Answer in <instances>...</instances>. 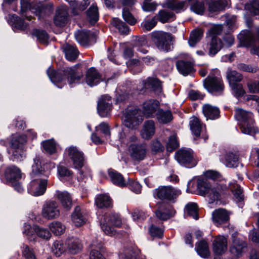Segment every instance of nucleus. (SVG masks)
Segmentation results:
<instances>
[{
	"label": "nucleus",
	"instance_id": "412c9836",
	"mask_svg": "<svg viewBox=\"0 0 259 259\" xmlns=\"http://www.w3.org/2000/svg\"><path fill=\"white\" fill-rule=\"evenodd\" d=\"M227 249V239L224 236L215 237L213 241V251L216 255L224 254Z\"/></svg>",
	"mask_w": 259,
	"mask_h": 259
},
{
	"label": "nucleus",
	"instance_id": "a878e982",
	"mask_svg": "<svg viewBox=\"0 0 259 259\" xmlns=\"http://www.w3.org/2000/svg\"><path fill=\"white\" fill-rule=\"evenodd\" d=\"M175 212V210L171 206L162 204L159 207L158 209L155 212V214L159 219L166 220L170 217H173Z\"/></svg>",
	"mask_w": 259,
	"mask_h": 259
},
{
	"label": "nucleus",
	"instance_id": "f704fd0d",
	"mask_svg": "<svg viewBox=\"0 0 259 259\" xmlns=\"http://www.w3.org/2000/svg\"><path fill=\"white\" fill-rule=\"evenodd\" d=\"M179 72L184 76H186L194 71L193 64L190 61L179 60L176 63Z\"/></svg>",
	"mask_w": 259,
	"mask_h": 259
},
{
	"label": "nucleus",
	"instance_id": "de8ad7c7",
	"mask_svg": "<svg viewBox=\"0 0 259 259\" xmlns=\"http://www.w3.org/2000/svg\"><path fill=\"white\" fill-rule=\"evenodd\" d=\"M51 250L54 255L59 257L65 252L66 249L61 241H56L52 246Z\"/></svg>",
	"mask_w": 259,
	"mask_h": 259
},
{
	"label": "nucleus",
	"instance_id": "423d86ee",
	"mask_svg": "<svg viewBox=\"0 0 259 259\" xmlns=\"http://www.w3.org/2000/svg\"><path fill=\"white\" fill-rule=\"evenodd\" d=\"M121 224V219L117 213L107 214L102 217L100 219L102 230L106 234L109 236H114L116 234L115 230L109 225L120 227Z\"/></svg>",
	"mask_w": 259,
	"mask_h": 259
},
{
	"label": "nucleus",
	"instance_id": "dca6fc26",
	"mask_svg": "<svg viewBox=\"0 0 259 259\" xmlns=\"http://www.w3.org/2000/svg\"><path fill=\"white\" fill-rule=\"evenodd\" d=\"M68 156L72 162L74 168L79 169L83 165L84 157L83 153L75 147H70L66 150Z\"/></svg>",
	"mask_w": 259,
	"mask_h": 259
},
{
	"label": "nucleus",
	"instance_id": "e2e57ef3",
	"mask_svg": "<svg viewBox=\"0 0 259 259\" xmlns=\"http://www.w3.org/2000/svg\"><path fill=\"white\" fill-rule=\"evenodd\" d=\"M179 146V143L177 140L176 135L172 134L168 139L166 144L167 151L171 152Z\"/></svg>",
	"mask_w": 259,
	"mask_h": 259
},
{
	"label": "nucleus",
	"instance_id": "1a4fd4ad",
	"mask_svg": "<svg viewBox=\"0 0 259 259\" xmlns=\"http://www.w3.org/2000/svg\"><path fill=\"white\" fill-rule=\"evenodd\" d=\"M41 213L42 217L46 220L58 218L60 214L58 203L54 200L46 201L42 205Z\"/></svg>",
	"mask_w": 259,
	"mask_h": 259
},
{
	"label": "nucleus",
	"instance_id": "72a5a7b5",
	"mask_svg": "<svg viewBox=\"0 0 259 259\" xmlns=\"http://www.w3.org/2000/svg\"><path fill=\"white\" fill-rule=\"evenodd\" d=\"M102 248V242L101 241H93L91 244V251L90 252L89 259H106L101 253L100 250Z\"/></svg>",
	"mask_w": 259,
	"mask_h": 259
},
{
	"label": "nucleus",
	"instance_id": "c9c22d12",
	"mask_svg": "<svg viewBox=\"0 0 259 259\" xmlns=\"http://www.w3.org/2000/svg\"><path fill=\"white\" fill-rule=\"evenodd\" d=\"M68 13L64 8H59L56 10L54 18V23L56 26L62 27L64 26L67 21Z\"/></svg>",
	"mask_w": 259,
	"mask_h": 259
},
{
	"label": "nucleus",
	"instance_id": "0eeeda50",
	"mask_svg": "<svg viewBox=\"0 0 259 259\" xmlns=\"http://www.w3.org/2000/svg\"><path fill=\"white\" fill-rule=\"evenodd\" d=\"M238 38L240 46L249 47L252 46L251 53L259 57V33H239Z\"/></svg>",
	"mask_w": 259,
	"mask_h": 259
},
{
	"label": "nucleus",
	"instance_id": "13d9d810",
	"mask_svg": "<svg viewBox=\"0 0 259 259\" xmlns=\"http://www.w3.org/2000/svg\"><path fill=\"white\" fill-rule=\"evenodd\" d=\"M221 37L222 43L223 47H229L231 46L234 42V38L231 33H217Z\"/></svg>",
	"mask_w": 259,
	"mask_h": 259
},
{
	"label": "nucleus",
	"instance_id": "f8f14e48",
	"mask_svg": "<svg viewBox=\"0 0 259 259\" xmlns=\"http://www.w3.org/2000/svg\"><path fill=\"white\" fill-rule=\"evenodd\" d=\"M153 41L157 48L163 51H168L173 44V37L170 33H154Z\"/></svg>",
	"mask_w": 259,
	"mask_h": 259
},
{
	"label": "nucleus",
	"instance_id": "69168bd1",
	"mask_svg": "<svg viewBox=\"0 0 259 259\" xmlns=\"http://www.w3.org/2000/svg\"><path fill=\"white\" fill-rule=\"evenodd\" d=\"M122 16L124 20L132 25L135 24L137 22L129 10L126 8L123 9Z\"/></svg>",
	"mask_w": 259,
	"mask_h": 259
},
{
	"label": "nucleus",
	"instance_id": "9d476101",
	"mask_svg": "<svg viewBox=\"0 0 259 259\" xmlns=\"http://www.w3.org/2000/svg\"><path fill=\"white\" fill-rule=\"evenodd\" d=\"M175 158L181 165L187 168L193 167L197 163L193 151L190 149H181L179 150L176 153Z\"/></svg>",
	"mask_w": 259,
	"mask_h": 259
},
{
	"label": "nucleus",
	"instance_id": "2eb2a0df",
	"mask_svg": "<svg viewBox=\"0 0 259 259\" xmlns=\"http://www.w3.org/2000/svg\"><path fill=\"white\" fill-rule=\"evenodd\" d=\"M204 88L210 93L220 94L224 86L222 79L217 77L208 76L204 81Z\"/></svg>",
	"mask_w": 259,
	"mask_h": 259
},
{
	"label": "nucleus",
	"instance_id": "4be33fe9",
	"mask_svg": "<svg viewBox=\"0 0 259 259\" xmlns=\"http://www.w3.org/2000/svg\"><path fill=\"white\" fill-rule=\"evenodd\" d=\"M65 245L68 252L72 254L79 253L82 249L80 240L76 237H69L65 241Z\"/></svg>",
	"mask_w": 259,
	"mask_h": 259
},
{
	"label": "nucleus",
	"instance_id": "f257e3e1",
	"mask_svg": "<svg viewBox=\"0 0 259 259\" xmlns=\"http://www.w3.org/2000/svg\"><path fill=\"white\" fill-rule=\"evenodd\" d=\"M79 68V65H75L57 72L50 68L47 70V74L51 81L59 88H62L66 84V79L69 85L73 87L79 83L83 77V73Z\"/></svg>",
	"mask_w": 259,
	"mask_h": 259
},
{
	"label": "nucleus",
	"instance_id": "f03ea898",
	"mask_svg": "<svg viewBox=\"0 0 259 259\" xmlns=\"http://www.w3.org/2000/svg\"><path fill=\"white\" fill-rule=\"evenodd\" d=\"M196 184V189L200 195L207 197L209 199L210 203L219 200L220 193L224 190L223 187L217 186H213L210 184L206 178L199 177L197 179L196 183L194 180L190 181L187 185V192H190L191 188H195L194 184Z\"/></svg>",
	"mask_w": 259,
	"mask_h": 259
},
{
	"label": "nucleus",
	"instance_id": "680f3d73",
	"mask_svg": "<svg viewBox=\"0 0 259 259\" xmlns=\"http://www.w3.org/2000/svg\"><path fill=\"white\" fill-rule=\"evenodd\" d=\"M185 4V2H179L176 0H169L166 3L167 8L172 10H181L183 9Z\"/></svg>",
	"mask_w": 259,
	"mask_h": 259
},
{
	"label": "nucleus",
	"instance_id": "f3484780",
	"mask_svg": "<svg viewBox=\"0 0 259 259\" xmlns=\"http://www.w3.org/2000/svg\"><path fill=\"white\" fill-rule=\"evenodd\" d=\"M159 109V103L155 100H149L143 103L142 106V113L147 118L155 117Z\"/></svg>",
	"mask_w": 259,
	"mask_h": 259
},
{
	"label": "nucleus",
	"instance_id": "473e14b6",
	"mask_svg": "<svg viewBox=\"0 0 259 259\" xmlns=\"http://www.w3.org/2000/svg\"><path fill=\"white\" fill-rule=\"evenodd\" d=\"M108 175L113 184L120 187H126L128 183L123 176L119 172L113 169L108 170Z\"/></svg>",
	"mask_w": 259,
	"mask_h": 259
},
{
	"label": "nucleus",
	"instance_id": "a19ab883",
	"mask_svg": "<svg viewBox=\"0 0 259 259\" xmlns=\"http://www.w3.org/2000/svg\"><path fill=\"white\" fill-rule=\"evenodd\" d=\"M155 117L160 123L166 124L172 120V115L170 110L159 109Z\"/></svg>",
	"mask_w": 259,
	"mask_h": 259
},
{
	"label": "nucleus",
	"instance_id": "e433bc0d",
	"mask_svg": "<svg viewBox=\"0 0 259 259\" xmlns=\"http://www.w3.org/2000/svg\"><path fill=\"white\" fill-rule=\"evenodd\" d=\"M155 131V123L152 120H148L145 122L141 131V136L143 139H149L154 134Z\"/></svg>",
	"mask_w": 259,
	"mask_h": 259
},
{
	"label": "nucleus",
	"instance_id": "2f4dec72",
	"mask_svg": "<svg viewBox=\"0 0 259 259\" xmlns=\"http://www.w3.org/2000/svg\"><path fill=\"white\" fill-rule=\"evenodd\" d=\"M8 22L12 27L21 31L26 30L28 27L24 19L15 15H9Z\"/></svg>",
	"mask_w": 259,
	"mask_h": 259
},
{
	"label": "nucleus",
	"instance_id": "b1692460",
	"mask_svg": "<svg viewBox=\"0 0 259 259\" xmlns=\"http://www.w3.org/2000/svg\"><path fill=\"white\" fill-rule=\"evenodd\" d=\"M55 197L60 201L62 206L66 210L70 209L72 205V201L70 194L67 191L57 190L54 194Z\"/></svg>",
	"mask_w": 259,
	"mask_h": 259
},
{
	"label": "nucleus",
	"instance_id": "4c0bfd02",
	"mask_svg": "<svg viewBox=\"0 0 259 259\" xmlns=\"http://www.w3.org/2000/svg\"><path fill=\"white\" fill-rule=\"evenodd\" d=\"M119 256L121 259H146L144 255H139L138 251L131 248H124L120 252Z\"/></svg>",
	"mask_w": 259,
	"mask_h": 259
},
{
	"label": "nucleus",
	"instance_id": "ea45409f",
	"mask_svg": "<svg viewBox=\"0 0 259 259\" xmlns=\"http://www.w3.org/2000/svg\"><path fill=\"white\" fill-rule=\"evenodd\" d=\"M36 227L37 226H32L29 223H25L24 224L22 233L30 242L36 240Z\"/></svg>",
	"mask_w": 259,
	"mask_h": 259
},
{
	"label": "nucleus",
	"instance_id": "5fc2aeb1",
	"mask_svg": "<svg viewBox=\"0 0 259 259\" xmlns=\"http://www.w3.org/2000/svg\"><path fill=\"white\" fill-rule=\"evenodd\" d=\"M230 188L233 192L236 200L241 202L243 199V195L240 187L235 183H232L230 184Z\"/></svg>",
	"mask_w": 259,
	"mask_h": 259
},
{
	"label": "nucleus",
	"instance_id": "603ef678",
	"mask_svg": "<svg viewBox=\"0 0 259 259\" xmlns=\"http://www.w3.org/2000/svg\"><path fill=\"white\" fill-rule=\"evenodd\" d=\"M158 19L163 23L170 21L171 19H174L175 18V14L170 11L162 10L159 11L157 15Z\"/></svg>",
	"mask_w": 259,
	"mask_h": 259
},
{
	"label": "nucleus",
	"instance_id": "9b49d317",
	"mask_svg": "<svg viewBox=\"0 0 259 259\" xmlns=\"http://www.w3.org/2000/svg\"><path fill=\"white\" fill-rule=\"evenodd\" d=\"M124 125L127 128L134 129L142 122L143 119L138 109H128L122 118Z\"/></svg>",
	"mask_w": 259,
	"mask_h": 259
},
{
	"label": "nucleus",
	"instance_id": "6e6d98bb",
	"mask_svg": "<svg viewBox=\"0 0 259 259\" xmlns=\"http://www.w3.org/2000/svg\"><path fill=\"white\" fill-rule=\"evenodd\" d=\"M111 25L115 27L120 32H128L131 31L128 26L119 19L114 18L112 19Z\"/></svg>",
	"mask_w": 259,
	"mask_h": 259
},
{
	"label": "nucleus",
	"instance_id": "20e7f679",
	"mask_svg": "<svg viewBox=\"0 0 259 259\" xmlns=\"http://www.w3.org/2000/svg\"><path fill=\"white\" fill-rule=\"evenodd\" d=\"M26 141V137L24 135L16 134L12 136L9 152L11 154L13 160L21 161L25 157L23 146Z\"/></svg>",
	"mask_w": 259,
	"mask_h": 259
},
{
	"label": "nucleus",
	"instance_id": "bb28decb",
	"mask_svg": "<svg viewBox=\"0 0 259 259\" xmlns=\"http://www.w3.org/2000/svg\"><path fill=\"white\" fill-rule=\"evenodd\" d=\"M87 220L85 212L79 207H76L71 214L72 223L76 227H80L85 223Z\"/></svg>",
	"mask_w": 259,
	"mask_h": 259
},
{
	"label": "nucleus",
	"instance_id": "774afa93",
	"mask_svg": "<svg viewBox=\"0 0 259 259\" xmlns=\"http://www.w3.org/2000/svg\"><path fill=\"white\" fill-rule=\"evenodd\" d=\"M191 9L198 14H202L205 10L204 4L198 1H195L192 5Z\"/></svg>",
	"mask_w": 259,
	"mask_h": 259
},
{
	"label": "nucleus",
	"instance_id": "c03bdc74",
	"mask_svg": "<svg viewBox=\"0 0 259 259\" xmlns=\"http://www.w3.org/2000/svg\"><path fill=\"white\" fill-rule=\"evenodd\" d=\"M227 78L230 86L240 82L242 79V75L235 70L228 69L226 72Z\"/></svg>",
	"mask_w": 259,
	"mask_h": 259
},
{
	"label": "nucleus",
	"instance_id": "a18cd8bd",
	"mask_svg": "<svg viewBox=\"0 0 259 259\" xmlns=\"http://www.w3.org/2000/svg\"><path fill=\"white\" fill-rule=\"evenodd\" d=\"M189 124L192 133L196 137H199L202 130V124L200 120L196 117H192L190 120Z\"/></svg>",
	"mask_w": 259,
	"mask_h": 259
},
{
	"label": "nucleus",
	"instance_id": "bf43d9fd",
	"mask_svg": "<svg viewBox=\"0 0 259 259\" xmlns=\"http://www.w3.org/2000/svg\"><path fill=\"white\" fill-rule=\"evenodd\" d=\"M87 15L91 24H95L99 18L98 8L95 6H92L87 11Z\"/></svg>",
	"mask_w": 259,
	"mask_h": 259
},
{
	"label": "nucleus",
	"instance_id": "3c124183",
	"mask_svg": "<svg viewBox=\"0 0 259 259\" xmlns=\"http://www.w3.org/2000/svg\"><path fill=\"white\" fill-rule=\"evenodd\" d=\"M49 227L50 230L56 235H60L65 231V226L59 222H52Z\"/></svg>",
	"mask_w": 259,
	"mask_h": 259
},
{
	"label": "nucleus",
	"instance_id": "7ed1b4c3",
	"mask_svg": "<svg viewBox=\"0 0 259 259\" xmlns=\"http://www.w3.org/2000/svg\"><path fill=\"white\" fill-rule=\"evenodd\" d=\"M20 5L21 14L29 21L34 19L32 16L28 15L29 11H31L32 13H35L36 16H38L39 18L46 15H50L53 11V5L51 4H42L39 3L32 7L28 0H21Z\"/></svg>",
	"mask_w": 259,
	"mask_h": 259
},
{
	"label": "nucleus",
	"instance_id": "a211bd4d",
	"mask_svg": "<svg viewBox=\"0 0 259 259\" xmlns=\"http://www.w3.org/2000/svg\"><path fill=\"white\" fill-rule=\"evenodd\" d=\"M181 193L180 190L169 186L162 187L157 190V196L160 199L174 200Z\"/></svg>",
	"mask_w": 259,
	"mask_h": 259
},
{
	"label": "nucleus",
	"instance_id": "6e6552de",
	"mask_svg": "<svg viewBox=\"0 0 259 259\" xmlns=\"http://www.w3.org/2000/svg\"><path fill=\"white\" fill-rule=\"evenodd\" d=\"M27 191L34 196L42 195L46 191L48 185V179L46 177L30 178Z\"/></svg>",
	"mask_w": 259,
	"mask_h": 259
},
{
	"label": "nucleus",
	"instance_id": "58836bf2",
	"mask_svg": "<svg viewBox=\"0 0 259 259\" xmlns=\"http://www.w3.org/2000/svg\"><path fill=\"white\" fill-rule=\"evenodd\" d=\"M222 161L227 167L230 168L236 167L239 164L238 155L232 152L226 153Z\"/></svg>",
	"mask_w": 259,
	"mask_h": 259
},
{
	"label": "nucleus",
	"instance_id": "49530a36",
	"mask_svg": "<svg viewBox=\"0 0 259 259\" xmlns=\"http://www.w3.org/2000/svg\"><path fill=\"white\" fill-rule=\"evenodd\" d=\"M226 5L227 2L225 0H211L208 3V10L211 12L221 11Z\"/></svg>",
	"mask_w": 259,
	"mask_h": 259
},
{
	"label": "nucleus",
	"instance_id": "aec40b11",
	"mask_svg": "<svg viewBox=\"0 0 259 259\" xmlns=\"http://www.w3.org/2000/svg\"><path fill=\"white\" fill-rule=\"evenodd\" d=\"M130 153L131 157L135 160H143L146 155V148L144 145L132 144L130 146Z\"/></svg>",
	"mask_w": 259,
	"mask_h": 259
},
{
	"label": "nucleus",
	"instance_id": "052dcab7",
	"mask_svg": "<svg viewBox=\"0 0 259 259\" xmlns=\"http://www.w3.org/2000/svg\"><path fill=\"white\" fill-rule=\"evenodd\" d=\"M35 235L44 240H49L51 236V233L46 228H41L37 226L36 227Z\"/></svg>",
	"mask_w": 259,
	"mask_h": 259
},
{
	"label": "nucleus",
	"instance_id": "ddd939ff",
	"mask_svg": "<svg viewBox=\"0 0 259 259\" xmlns=\"http://www.w3.org/2000/svg\"><path fill=\"white\" fill-rule=\"evenodd\" d=\"M54 167L55 165L53 163H47L42 166L39 157L36 156L33 160L32 170L30 174V178L45 177L44 173Z\"/></svg>",
	"mask_w": 259,
	"mask_h": 259
},
{
	"label": "nucleus",
	"instance_id": "6ab92c4d",
	"mask_svg": "<svg viewBox=\"0 0 259 259\" xmlns=\"http://www.w3.org/2000/svg\"><path fill=\"white\" fill-rule=\"evenodd\" d=\"M111 97L104 95L99 99L98 104V111L100 116L106 117L109 114L111 109Z\"/></svg>",
	"mask_w": 259,
	"mask_h": 259
},
{
	"label": "nucleus",
	"instance_id": "c85d7f7f",
	"mask_svg": "<svg viewBox=\"0 0 259 259\" xmlns=\"http://www.w3.org/2000/svg\"><path fill=\"white\" fill-rule=\"evenodd\" d=\"M61 48L67 60L73 61L77 59L79 51L75 46L66 43Z\"/></svg>",
	"mask_w": 259,
	"mask_h": 259
},
{
	"label": "nucleus",
	"instance_id": "0e129e2a",
	"mask_svg": "<svg viewBox=\"0 0 259 259\" xmlns=\"http://www.w3.org/2000/svg\"><path fill=\"white\" fill-rule=\"evenodd\" d=\"M202 33H190L188 44L191 47H195L202 38Z\"/></svg>",
	"mask_w": 259,
	"mask_h": 259
},
{
	"label": "nucleus",
	"instance_id": "5701e85b",
	"mask_svg": "<svg viewBox=\"0 0 259 259\" xmlns=\"http://www.w3.org/2000/svg\"><path fill=\"white\" fill-rule=\"evenodd\" d=\"M5 177L9 183L14 181H19L22 176V173L20 169L15 165H10L8 166L5 172Z\"/></svg>",
	"mask_w": 259,
	"mask_h": 259
},
{
	"label": "nucleus",
	"instance_id": "864d4df0",
	"mask_svg": "<svg viewBox=\"0 0 259 259\" xmlns=\"http://www.w3.org/2000/svg\"><path fill=\"white\" fill-rule=\"evenodd\" d=\"M21 249L22 255L25 259H37L33 249L29 247L27 245L23 244Z\"/></svg>",
	"mask_w": 259,
	"mask_h": 259
},
{
	"label": "nucleus",
	"instance_id": "7c9ffc66",
	"mask_svg": "<svg viewBox=\"0 0 259 259\" xmlns=\"http://www.w3.org/2000/svg\"><path fill=\"white\" fill-rule=\"evenodd\" d=\"M76 40L81 46H86L95 42V33H75Z\"/></svg>",
	"mask_w": 259,
	"mask_h": 259
},
{
	"label": "nucleus",
	"instance_id": "37998d69",
	"mask_svg": "<svg viewBox=\"0 0 259 259\" xmlns=\"http://www.w3.org/2000/svg\"><path fill=\"white\" fill-rule=\"evenodd\" d=\"M95 204L99 208L110 207L112 204L110 197L106 194H101L97 196Z\"/></svg>",
	"mask_w": 259,
	"mask_h": 259
},
{
	"label": "nucleus",
	"instance_id": "4468645a",
	"mask_svg": "<svg viewBox=\"0 0 259 259\" xmlns=\"http://www.w3.org/2000/svg\"><path fill=\"white\" fill-rule=\"evenodd\" d=\"M206 38L208 41V54L214 56L223 47L221 37L217 33H207Z\"/></svg>",
	"mask_w": 259,
	"mask_h": 259
},
{
	"label": "nucleus",
	"instance_id": "393cba45",
	"mask_svg": "<svg viewBox=\"0 0 259 259\" xmlns=\"http://www.w3.org/2000/svg\"><path fill=\"white\" fill-rule=\"evenodd\" d=\"M212 220L216 226H219L229 221V214L225 209L219 208L214 210L212 213Z\"/></svg>",
	"mask_w": 259,
	"mask_h": 259
},
{
	"label": "nucleus",
	"instance_id": "c756f323",
	"mask_svg": "<svg viewBox=\"0 0 259 259\" xmlns=\"http://www.w3.org/2000/svg\"><path fill=\"white\" fill-rule=\"evenodd\" d=\"M202 111L207 120H214L219 118L220 116L219 109L217 106L209 104H206L203 106Z\"/></svg>",
	"mask_w": 259,
	"mask_h": 259
},
{
	"label": "nucleus",
	"instance_id": "09e8293b",
	"mask_svg": "<svg viewBox=\"0 0 259 259\" xmlns=\"http://www.w3.org/2000/svg\"><path fill=\"white\" fill-rule=\"evenodd\" d=\"M185 212L193 219L196 220L198 219V206L195 203L190 202L188 203L185 206Z\"/></svg>",
	"mask_w": 259,
	"mask_h": 259
},
{
	"label": "nucleus",
	"instance_id": "4d7b16f0",
	"mask_svg": "<svg viewBox=\"0 0 259 259\" xmlns=\"http://www.w3.org/2000/svg\"><path fill=\"white\" fill-rule=\"evenodd\" d=\"M244 8L254 15L259 14V2L253 0L250 3L245 5Z\"/></svg>",
	"mask_w": 259,
	"mask_h": 259
},
{
	"label": "nucleus",
	"instance_id": "79ce46f5",
	"mask_svg": "<svg viewBox=\"0 0 259 259\" xmlns=\"http://www.w3.org/2000/svg\"><path fill=\"white\" fill-rule=\"evenodd\" d=\"M195 250L202 257L207 258L210 255L208 244L204 240H202L196 244Z\"/></svg>",
	"mask_w": 259,
	"mask_h": 259
},
{
	"label": "nucleus",
	"instance_id": "cd10ccee",
	"mask_svg": "<svg viewBox=\"0 0 259 259\" xmlns=\"http://www.w3.org/2000/svg\"><path fill=\"white\" fill-rule=\"evenodd\" d=\"M101 80L100 74L95 68L91 67L87 70L85 75V81L91 87L96 85Z\"/></svg>",
	"mask_w": 259,
	"mask_h": 259
},
{
	"label": "nucleus",
	"instance_id": "338daca9",
	"mask_svg": "<svg viewBox=\"0 0 259 259\" xmlns=\"http://www.w3.org/2000/svg\"><path fill=\"white\" fill-rule=\"evenodd\" d=\"M148 83L157 94H159L161 92V84L158 79L155 78H149L148 79Z\"/></svg>",
	"mask_w": 259,
	"mask_h": 259
},
{
	"label": "nucleus",
	"instance_id": "39448f33",
	"mask_svg": "<svg viewBox=\"0 0 259 259\" xmlns=\"http://www.w3.org/2000/svg\"><path fill=\"white\" fill-rule=\"evenodd\" d=\"M235 117L240 123V128L242 133L252 135L257 132L253 125V115L250 112L242 109H236Z\"/></svg>",
	"mask_w": 259,
	"mask_h": 259
},
{
	"label": "nucleus",
	"instance_id": "8fccbe9b",
	"mask_svg": "<svg viewBox=\"0 0 259 259\" xmlns=\"http://www.w3.org/2000/svg\"><path fill=\"white\" fill-rule=\"evenodd\" d=\"M41 145L44 150L50 154L56 152V143L53 139H50L42 142Z\"/></svg>",
	"mask_w": 259,
	"mask_h": 259
}]
</instances>
